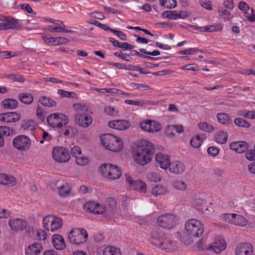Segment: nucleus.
I'll return each instance as SVG.
<instances>
[{
	"instance_id": "nucleus-1",
	"label": "nucleus",
	"mask_w": 255,
	"mask_h": 255,
	"mask_svg": "<svg viewBox=\"0 0 255 255\" xmlns=\"http://www.w3.org/2000/svg\"><path fill=\"white\" fill-rule=\"evenodd\" d=\"M154 152L153 144L149 141L143 140L137 146L133 158L137 164L143 166L150 162Z\"/></svg>"
},
{
	"instance_id": "nucleus-2",
	"label": "nucleus",
	"mask_w": 255,
	"mask_h": 255,
	"mask_svg": "<svg viewBox=\"0 0 255 255\" xmlns=\"http://www.w3.org/2000/svg\"><path fill=\"white\" fill-rule=\"evenodd\" d=\"M185 229L190 236L187 237V239L185 240H184V237H181V241L185 244H189L192 242L190 236L198 238L202 235L204 232V226L199 220L196 219H191L185 222Z\"/></svg>"
},
{
	"instance_id": "nucleus-3",
	"label": "nucleus",
	"mask_w": 255,
	"mask_h": 255,
	"mask_svg": "<svg viewBox=\"0 0 255 255\" xmlns=\"http://www.w3.org/2000/svg\"><path fill=\"white\" fill-rule=\"evenodd\" d=\"M73 108L76 112L75 121L80 126L87 128L91 125L93 120L87 114L89 111L87 105L77 103L74 104Z\"/></svg>"
},
{
	"instance_id": "nucleus-4",
	"label": "nucleus",
	"mask_w": 255,
	"mask_h": 255,
	"mask_svg": "<svg viewBox=\"0 0 255 255\" xmlns=\"http://www.w3.org/2000/svg\"><path fill=\"white\" fill-rule=\"evenodd\" d=\"M101 141L107 149L112 151L118 152L123 148L122 139L111 133H107L102 136Z\"/></svg>"
},
{
	"instance_id": "nucleus-5",
	"label": "nucleus",
	"mask_w": 255,
	"mask_h": 255,
	"mask_svg": "<svg viewBox=\"0 0 255 255\" xmlns=\"http://www.w3.org/2000/svg\"><path fill=\"white\" fill-rule=\"evenodd\" d=\"M149 242L152 245L157 246L167 252L170 250L172 242L167 236L162 233L153 231L151 233Z\"/></svg>"
},
{
	"instance_id": "nucleus-6",
	"label": "nucleus",
	"mask_w": 255,
	"mask_h": 255,
	"mask_svg": "<svg viewBox=\"0 0 255 255\" xmlns=\"http://www.w3.org/2000/svg\"><path fill=\"white\" fill-rule=\"evenodd\" d=\"M47 122L53 128H63L69 127V119L65 115L55 113L50 115L47 118Z\"/></svg>"
},
{
	"instance_id": "nucleus-7",
	"label": "nucleus",
	"mask_w": 255,
	"mask_h": 255,
	"mask_svg": "<svg viewBox=\"0 0 255 255\" xmlns=\"http://www.w3.org/2000/svg\"><path fill=\"white\" fill-rule=\"evenodd\" d=\"M179 221V218L173 214H165L157 219L159 225L163 228L170 230L175 227Z\"/></svg>"
},
{
	"instance_id": "nucleus-8",
	"label": "nucleus",
	"mask_w": 255,
	"mask_h": 255,
	"mask_svg": "<svg viewBox=\"0 0 255 255\" xmlns=\"http://www.w3.org/2000/svg\"><path fill=\"white\" fill-rule=\"evenodd\" d=\"M43 227L48 231L56 232L62 228L63 221L60 217L48 215L43 219Z\"/></svg>"
},
{
	"instance_id": "nucleus-9",
	"label": "nucleus",
	"mask_w": 255,
	"mask_h": 255,
	"mask_svg": "<svg viewBox=\"0 0 255 255\" xmlns=\"http://www.w3.org/2000/svg\"><path fill=\"white\" fill-rule=\"evenodd\" d=\"M101 171L103 176L110 180L119 179L122 175L120 168L109 163L103 164L101 166Z\"/></svg>"
},
{
	"instance_id": "nucleus-10",
	"label": "nucleus",
	"mask_w": 255,
	"mask_h": 255,
	"mask_svg": "<svg viewBox=\"0 0 255 255\" xmlns=\"http://www.w3.org/2000/svg\"><path fill=\"white\" fill-rule=\"evenodd\" d=\"M88 237V233L84 229H74L69 234L68 239L71 244L79 245L85 244Z\"/></svg>"
},
{
	"instance_id": "nucleus-11",
	"label": "nucleus",
	"mask_w": 255,
	"mask_h": 255,
	"mask_svg": "<svg viewBox=\"0 0 255 255\" xmlns=\"http://www.w3.org/2000/svg\"><path fill=\"white\" fill-rule=\"evenodd\" d=\"M0 30H6L20 26V20L10 16L0 15Z\"/></svg>"
},
{
	"instance_id": "nucleus-12",
	"label": "nucleus",
	"mask_w": 255,
	"mask_h": 255,
	"mask_svg": "<svg viewBox=\"0 0 255 255\" xmlns=\"http://www.w3.org/2000/svg\"><path fill=\"white\" fill-rule=\"evenodd\" d=\"M52 157L56 161L60 163L66 162L70 159L68 149L60 146L53 148Z\"/></svg>"
},
{
	"instance_id": "nucleus-13",
	"label": "nucleus",
	"mask_w": 255,
	"mask_h": 255,
	"mask_svg": "<svg viewBox=\"0 0 255 255\" xmlns=\"http://www.w3.org/2000/svg\"><path fill=\"white\" fill-rule=\"evenodd\" d=\"M31 141L27 136L20 135L16 136L13 140V146L20 151H26L31 146Z\"/></svg>"
},
{
	"instance_id": "nucleus-14",
	"label": "nucleus",
	"mask_w": 255,
	"mask_h": 255,
	"mask_svg": "<svg viewBox=\"0 0 255 255\" xmlns=\"http://www.w3.org/2000/svg\"><path fill=\"white\" fill-rule=\"evenodd\" d=\"M140 127L143 130L152 133L157 132L161 129V125L159 123L150 120L140 122Z\"/></svg>"
},
{
	"instance_id": "nucleus-15",
	"label": "nucleus",
	"mask_w": 255,
	"mask_h": 255,
	"mask_svg": "<svg viewBox=\"0 0 255 255\" xmlns=\"http://www.w3.org/2000/svg\"><path fill=\"white\" fill-rule=\"evenodd\" d=\"M224 221L240 226H245L247 224V220L243 216L237 214H224Z\"/></svg>"
},
{
	"instance_id": "nucleus-16",
	"label": "nucleus",
	"mask_w": 255,
	"mask_h": 255,
	"mask_svg": "<svg viewBox=\"0 0 255 255\" xmlns=\"http://www.w3.org/2000/svg\"><path fill=\"white\" fill-rule=\"evenodd\" d=\"M84 209L89 212L102 214L106 212V207L94 201H89L84 206Z\"/></svg>"
},
{
	"instance_id": "nucleus-17",
	"label": "nucleus",
	"mask_w": 255,
	"mask_h": 255,
	"mask_svg": "<svg viewBox=\"0 0 255 255\" xmlns=\"http://www.w3.org/2000/svg\"><path fill=\"white\" fill-rule=\"evenodd\" d=\"M27 222L21 218H13L8 221V225L10 229L15 232L23 231L26 229Z\"/></svg>"
},
{
	"instance_id": "nucleus-18",
	"label": "nucleus",
	"mask_w": 255,
	"mask_h": 255,
	"mask_svg": "<svg viewBox=\"0 0 255 255\" xmlns=\"http://www.w3.org/2000/svg\"><path fill=\"white\" fill-rule=\"evenodd\" d=\"M236 255H253V247L247 242L238 244L235 250Z\"/></svg>"
},
{
	"instance_id": "nucleus-19",
	"label": "nucleus",
	"mask_w": 255,
	"mask_h": 255,
	"mask_svg": "<svg viewBox=\"0 0 255 255\" xmlns=\"http://www.w3.org/2000/svg\"><path fill=\"white\" fill-rule=\"evenodd\" d=\"M126 181L128 182L131 189L137 190L141 193L146 192V185L144 182L141 180H133L130 176L126 177Z\"/></svg>"
},
{
	"instance_id": "nucleus-20",
	"label": "nucleus",
	"mask_w": 255,
	"mask_h": 255,
	"mask_svg": "<svg viewBox=\"0 0 255 255\" xmlns=\"http://www.w3.org/2000/svg\"><path fill=\"white\" fill-rule=\"evenodd\" d=\"M238 7L244 12L249 21L253 22L255 21V10L251 8L250 11V6L246 2L244 1H240Z\"/></svg>"
},
{
	"instance_id": "nucleus-21",
	"label": "nucleus",
	"mask_w": 255,
	"mask_h": 255,
	"mask_svg": "<svg viewBox=\"0 0 255 255\" xmlns=\"http://www.w3.org/2000/svg\"><path fill=\"white\" fill-rule=\"evenodd\" d=\"M223 237L222 236H218L215 237L214 242L208 247L207 250L219 254L223 250Z\"/></svg>"
},
{
	"instance_id": "nucleus-22",
	"label": "nucleus",
	"mask_w": 255,
	"mask_h": 255,
	"mask_svg": "<svg viewBox=\"0 0 255 255\" xmlns=\"http://www.w3.org/2000/svg\"><path fill=\"white\" fill-rule=\"evenodd\" d=\"M108 125L110 128L119 130H126L130 127V124L128 121L122 120L110 121L108 123Z\"/></svg>"
},
{
	"instance_id": "nucleus-23",
	"label": "nucleus",
	"mask_w": 255,
	"mask_h": 255,
	"mask_svg": "<svg viewBox=\"0 0 255 255\" xmlns=\"http://www.w3.org/2000/svg\"><path fill=\"white\" fill-rule=\"evenodd\" d=\"M20 118V115L15 112H8L0 114V121L4 123H15L18 121Z\"/></svg>"
},
{
	"instance_id": "nucleus-24",
	"label": "nucleus",
	"mask_w": 255,
	"mask_h": 255,
	"mask_svg": "<svg viewBox=\"0 0 255 255\" xmlns=\"http://www.w3.org/2000/svg\"><path fill=\"white\" fill-rule=\"evenodd\" d=\"M155 160L159 166L163 169H166L170 163V157L168 155H164L160 152L156 154Z\"/></svg>"
},
{
	"instance_id": "nucleus-25",
	"label": "nucleus",
	"mask_w": 255,
	"mask_h": 255,
	"mask_svg": "<svg viewBox=\"0 0 255 255\" xmlns=\"http://www.w3.org/2000/svg\"><path fill=\"white\" fill-rule=\"evenodd\" d=\"M230 148L237 153H242L247 151L249 148V144L245 141H236L231 143Z\"/></svg>"
},
{
	"instance_id": "nucleus-26",
	"label": "nucleus",
	"mask_w": 255,
	"mask_h": 255,
	"mask_svg": "<svg viewBox=\"0 0 255 255\" xmlns=\"http://www.w3.org/2000/svg\"><path fill=\"white\" fill-rule=\"evenodd\" d=\"M42 250L41 244L35 243L29 245L25 249V255H38Z\"/></svg>"
},
{
	"instance_id": "nucleus-27",
	"label": "nucleus",
	"mask_w": 255,
	"mask_h": 255,
	"mask_svg": "<svg viewBox=\"0 0 255 255\" xmlns=\"http://www.w3.org/2000/svg\"><path fill=\"white\" fill-rule=\"evenodd\" d=\"M169 170L170 172L174 174H181L185 170V165L183 163L175 161L170 163Z\"/></svg>"
},
{
	"instance_id": "nucleus-28",
	"label": "nucleus",
	"mask_w": 255,
	"mask_h": 255,
	"mask_svg": "<svg viewBox=\"0 0 255 255\" xmlns=\"http://www.w3.org/2000/svg\"><path fill=\"white\" fill-rule=\"evenodd\" d=\"M100 252H102L103 255H121V250L115 246H109L105 248H100Z\"/></svg>"
},
{
	"instance_id": "nucleus-29",
	"label": "nucleus",
	"mask_w": 255,
	"mask_h": 255,
	"mask_svg": "<svg viewBox=\"0 0 255 255\" xmlns=\"http://www.w3.org/2000/svg\"><path fill=\"white\" fill-rule=\"evenodd\" d=\"M53 246L59 250H62L65 248L66 245L62 236L59 235H54L52 236Z\"/></svg>"
},
{
	"instance_id": "nucleus-30",
	"label": "nucleus",
	"mask_w": 255,
	"mask_h": 255,
	"mask_svg": "<svg viewBox=\"0 0 255 255\" xmlns=\"http://www.w3.org/2000/svg\"><path fill=\"white\" fill-rule=\"evenodd\" d=\"M16 183L15 178L11 176H8L7 174H0V184L9 185L11 186L15 185Z\"/></svg>"
},
{
	"instance_id": "nucleus-31",
	"label": "nucleus",
	"mask_w": 255,
	"mask_h": 255,
	"mask_svg": "<svg viewBox=\"0 0 255 255\" xmlns=\"http://www.w3.org/2000/svg\"><path fill=\"white\" fill-rule=\"evenodd\" d=\"M195 29H198L200 31H208V32H214L218 31L222 29V27L220 24H213L208 26H205L203 27H197L194 26Z\"/></svg>"
},
{
	"instance_id": "nucleus-32",
	"label": "nucleus",
	"mask_w": 255,
	"mask_h": 255,
	"mask_svg": "<svg viewBox=\"0 0 255 255\" xmlns=\"http://www.w3.org/2000/svg\"><path fill=\"white\" fill-rule=\"evenodd\" d=\"M70 192L71 187L67 183H65L60 186L58 189L59 195L62 197H66L68 196L70 194Z\"/></svg>"
},
{
	"instance_id": "nucleus-33",
	"label": "nucleus",
	"mask_w": 255,
	"mask_h": 255,
	"mask_svg": "<svg viewBox=\"0 0 255 255\" xmlns=\"http://www.w3.org/2000/svg\"><path fill=\"white\" fill-rule=\"evenodd\" d=\"M1 104L4 108L13 109L18 106V102L15 99H7L3 100L1 102Z\"/></svg>"
},
{
	"instance_id": "nucleus-34",
	"label": "nucleus",
	"mask_w": 255,
	"mask_h": 255,
	"mask_svg": "<svg viewBox=\"0 0 255 255\" xmlns=\"http://www.w3.org/2000/svg\"><path fill=\"white\" fill-rule=\"evenodd\" d=\"M19 100L23 103L30 105L33 101V96L29 93H21L18 96Z\"/></svg>"
},
{
	"instance_id": "nucleus-35",
	"label": "nucleus",
	"mask_w": 255,
	"mask_h": 255,
	"mask_svg": "<svg viewBox=\"0 0 255 255\" xmlns=\"http://www.w3.org/2000/svg\"><path fill=\"white\" fill-rule=\"evenodd\" d=\"M39 102L43 106L48 107H54L56 105V102L49 97L42 96L39 98Z\"/></svg>"
},
{
	"instance_id": "nucleus-36",
	"label": "nucleus",
	"mask_w": 255,
	"mask_h": 255,
	"mask_svg": "<svg viewBox=\"0 0 255 255\" xmlns=\"http://www.w3.org/2000/svg\"><path fill=\"white\" fill-rule=\"evenodd\" d=\"M167 188L161 185H157L154 187L151 191V192L154 196H157L161 195H164L167 193Z\"/></svg>"
},
{
	"instance_id": "nucleus-37",
	"label": "nucleus",
	"mask_w": 255,
	"mask_h": 255,
	"mask_svg": "<svg viewBox=\"0 0 255 255\" xmlns=\"http://www.w3.org/2000/svg\"><path fill=\"white\" fill-rule=\"evenodd\" d=\"M108 203V207H106V212L109 213L110 214H113L115 213L117 208V202L115 199L113 198H108L107 200Z\"/></svg>"
},
{
	"instance_id": "nucleus-38",
	"label": "nucleus",
	"mask_w": 255,
	"mask_h": 255,
	"mask_svg": "<svg viewBox=\"0 0 255 255\" xmlns=\"http://www.w3.org/2000/svg\"><path fill=\"white\" fill-rule=\"evenodd\" d=\"M160 4L166 8H174L176 6L177 2L176 0H159Z\"/></svg>"
},
{
	"instance_id": "nucleus-39",
	"label": "nucleus",
	"mask_w": 255,
	"mask_h": 255,
	"mask_svg": "<svg viewBox=\"0 0 255 255\" xmlns=\"http://www.w3.org/2000/svg\"><path fill=\"white\" fill-rule=\"evenodd\" d=\"M47 29L49 31L51 32H66L72 33L74 31L71 30L66 29L62 26H53L52 25H49L47 27Z\"/></svg>"
},
{
	"instance_id": "nucleus-40",
	"label": "nucleus",
	"mask_w": 255,
	"mask_h": 255,
	"mask_svg": "<svg viewBox=\"0 0 255 255\" xmlns=\"http://www.w3.org/2000/svg\"><path fill=\"white\" fill-rule=\"evenodd\" d=\"M161 17L164 18H168L169 19H177V11L176 10H166L162 12Z\"/></svg>"
},
{
	"instance_id": "nucleus-41",
	"label": "nucleus",
	"mask_w": 255,
	"mask_h": 255,
	"mask_svg": "<svg viewBox=\"0 0 255 255\" xmlns=\"http://www.w3.org/2000/svg\"><path fill=\"white\" fill-rule=\"evenodd\" d=\"M198 127L201 130L206 132H211L214 129L212 125H210L207 122L199 123L198 124Z\"/></svg>"
},
{
	"instance_id": "nucleus-42",
	"label": "nucleus",
	"mask_w": 255,
	"mask_h": 255,
	"mask_svg": "<svg viewBox=\"0 0 255 255\" xmlns=\"http://www.w3.org/2000/svg\"><path fill=\"white\" fill-rule=\"evenodd\" d=\"M147 178L151 182H157L160 181L161 178L159 174L154 171L150 172L147 174Z\"/></svg>"
},
{
	"instance_id": "nucleus-43",
	"label": "nucleus",
	"mask_w": 255,
	"mask_h": 255,
	"mask_svg": "<svg viewBox=\"0 0 255 255\" xmlns=\"http://www.w3.org/2000/svg\"><path fill=\"white\" fill-rule=\"evenodd\" d=\"M235 124L239 126L245 128H249L251 126L250 124L242 118H237L234 120Z\"/></svg>"
},
{
	"instance_id": "nucleus-44",
	"label": "nucleus",
	"mask_w": 255,
	"mask_h": 255,
	"mask_svg": "<svg viewBox=\"0 0 255 255\" xmlns=\"http://www.w3.org/2000/svg\"><path fill=\"white\" fill-rule=\"evenodd\" d=\"M13 129L8 127L1 126H0V133L3 135V137L9 136L12 133Z\"/></svg>"
},
{
	"instance_id": "nucleus-45",
	"label": "nucleus",
	"mask_w": 255,
	"mask_h": 255,
	"mask_svg": "<svg viewBox=\"0 0 255 255\" xmlns=\"http://www.w3.org/2000/svg\"><path fill=\"white\" fill-rule=\"evenodd\" d=\"M239 114L246 118L255 119V111L243 110L240 111Z\"/></svg>"
},
{
	"instance_id": "nucleus-46",
	"label": "nucleus",
	"mask_w": 255,
	"mask_h": 255,
	"mask_svg": "<svg viewBox=\"0 0 255 255\" xmlns=\"http://www.w3.org/2000/svg\"><path fill=\"white\" fill-rule=\"evenodd\" d=\"M5 77L7 79L12 80L13 81H17L19 82H23L24 81V79L23 77L18 74H7L5 76Z\"/></svg>"
},
{
	"instance_id": "nucleus-47",
	"label": "nucleus",
	"mask_w": 255,
	"mask_h": 255,
	"mask_svg": "<svg viewBox=\"0 0 255 255\" xmlns=\"http://www.w3.org/2000/svg\"><path fill=\"white\" fill-rule=\"evenodd\" d=\"M89 159L88 157L83 156L82 154L78 156L76 158V162L77 164L81 166H84L89 163Z\"/></svg>"
},
{
	"instance_id": "nucleus-48",
	"label": "nucleus",
	"mask_w": 255,
	"mask_h": 255,
	"mask_svg": "<svg viewBox=\"0 0 255 255\" xmlns=\"http://www.w3.org/2000/svg\"><path fill=\"white\" fill-rule=\"evenodd\" d=\"M190 144L194 148H199L202 144V141L200 138L199 135H196L190 140Z\"/></svg>"
},
{
	"instance_id": "nucleus-49",
	"label": "nucleus",
	"mask_w": 255,
	"mask_h": 255,
	"mask_svg": "<svg viewBox=\"0 0 255 255\" xmlns=\"http://www.w3.org/2000/svg\"><path fill=\"white\" fill-rule=\"evenodd\" d=\"M168 130H171L172 133L174 134V132L181 133L183 131V127L177 125L168 126L166 129V132H167Z\"/></svg>"
},
{
	"instance_id": "nucleus-50",
	"label": "nucleus",
	"mask_w": 255,
	"mask_h": 255,
	"mask_svg": "<svg viewBox=\"0 0 255 255\" xmlns=\"http://www.w3.org/2000/svg\"><path fill=\"white\" fill-rule=\"evenodd\" d=\"M173 186L175 189L184 190L186 188L185 183L181 181H175L172 183Z\"/></svg>"
},
{
	"instance_id": "nucleus-51",
	"label": "nucleus",
	"mask_w": 255,
	"mask_h": 255,
	"mask_svg": "<svg viewBox=\"0 0 255 255\" xmlns=\"http://www.w3.org/2000/svg\"><path fill=\"white\" fill-rule=\"evenodd\" d=\"M205 203L206 202L204 199L200 198H197L194 201V206L196 207L198 210L203 212V208H200L199 207L203 206Z\"/></svg>"
},
{
	"instance_id": "nucleus-52",
	"label": "nucleus",
	"mask_w": 255,
	"mask_h": 255,
	"mask_svg": "<svg viewBox=\"0 0 255 255\" xmlns=\"http://www.w3.org/2000/svg\"><path fill=\"white\" fill-rule=\"evenodd\" d=\"M198 50L195 48H190L184 50H181L178 52L181 55H192L198 52Z\"/></svg>"
},
{
	"instance_id": "nucleus-53",
	"label": "nucleus",
	"mask_w": 255,
	"mask_h": 255,
	"mask_svg": "<svg viewBox=\"0 0 255 255\" xmlns=\"http://www.w3.org/2000/svg\"><path fill=\"white\" fill-rule=\"evenodd\" d=\"M71 154L72 156L75 157V158L78 156L82 155V151L81 148L78 146H74L71 149Z\"/></svg>"
},
{
	"instance_id": "nucleus-54",
	"label": "nucleus",
	"mask_w": 255,
	"mask_h": 255,
	"mask_svg": "<svg viewBox=\"0 0 255 255\" xmlns=\"http://www.w3.org/2000/svg\"><path fill=\"white\" fill-rule=\"evenodd\" d=\"M37 239L39 240H45L47 237V233L43 229H39L37 231L36 234Z\"/></svg>"
},
{
	"instance_id": "nucleus-55",
	"label": "nucleus",
	"mask_w": 255,
	"mask_h": 255,
	"mask_svg": "<svg viewBox=\"0 0 255 255\" xmlns=\"http://www.w3.org/2000/svg\"><path fill=\"white\" fill-rule=\"evenodd\" d=\"M33 125V122L31 120L24 121L22 123L21 127L24 130H29L32 129Z\"/></svg>"
},
{
	"instance_id": "nucleus-56",
	"label": "nucleus",
	"mask_w": 255,
	"mask_h": 255,
	"mask_svg": "<svg viewBox=\"0 0 255 255\" xmlns=\"http://www.w3.org/2000/svg\"><path fill=\"white\" fill-rule=\"evenodd\" d=\"M246 157L250 161L255 160V149L247 150L246 153Z\"/></svg>"
},
{
	"instance_id": "nucleus-57",
	"label": "nucleus",
	"mask_w": 255,
	"mask_h": 255,
	"mask_svg": "<svg viewBox=\"0 0 255 255\" xmlns=\"http://www.w3.org/2000/svg\"><path fill=\"white\" fill-rule=\"evenodd\" d=\"M16 55L15 52H9L7 51H0V56L2 58H8Z\"/></svg>"
},
{
	"instance_id": "nucleus-58",
	"label": "nucleus",
	"mask_w": 255,
	"mask_h": 255,
	"mask_svg": "<svg viewBox=\"0 0 255 255\" xmlns=\"http://www.w3.org/2000/svg\"><path fill=\"white\" fill-rule=\"evenodd\" d=\"M216 142L222 144L223 143V132L220 131L217 132L214 135V139Z\"/></svg>"
},
{
	"instance_id": "nucleus-59",
	"label": "nucleus",
	"mask_w": 255,
	"mask_h": 255,
	"mask_svg": "<svg viewBox=\"0 0 255 255\" xmlns=\"http://www.w3.org/2000/svg\"><path fill=\"white\" fill-rule=\"evenodd\" d=\"M207 152L210 155L214 157L218 154L219 150L215 146H211L208 148Z\"/></svg>"
},
{
	"instance_id": "nucleus-60",
	"label": "nucleus",
	"mask_w": 255,
	"mask_h": 255,
	"mask_svg": "<svg viewBox=\"0 0 255 255\" xmlns=\"http://www.w3.org/2000/svg\"><path fill=\"white\" fill-rule=\"evenodd\" d=\"M107 64L109 66H113L119 69H126L127 65L125 64L120 63H114L112 62H108Z\"/></svg>"
},
{
	"instance_id": "nucleus-61",
	"label": "nucleus",
	"mask_w": 255,
	"mask_h": 255,
	"mask_svg": "<svg viewBox=\"0 0 255 255\" xmlns=\"http://www.w3.org/2000/svg\"><path fill=\"white\" fill-rule=\"evenodd\" d=\"M139 51L140 52H141L142 53L147 54L149 55L154 56L159 55L160 54V51L158 50H153L152 52H149V51H146L145 49L140 48L139 49Z\"/></svg>"
},
{
	"instance_id": "nucleus-62",
	"label": "nucleus",
	"mask_w": 255,
	"mask_h": 255,
	"mask_svg": "<svg viewBox=\"0 0 255 255\" xmlns=\"http://www.w3.org/2000/svg\"><path fill=\"white\" fill-rule=\"evenodd\" d=\"M131 87L134 89L145 90H147L149 86L142 84L132 83Z\"/></svg>"
},
{
	"instance_id": "nucleus-63",
	"label": "nucleus",
	"mask_w": 255,
	"mask_h": 255,
	"mask_svg": "<svg viewBox=\"0 0 255 255\" xmlns=\"http://www.w3.org/2000/svg\"><path fill=\"white\" fill-rule=\"evenodd\" d=\"M235 15V12L232 9L224 10V19H230L233 17Z\"/></svg>"
},
{
	"instance_id": "nucleus-64",
	"label": "nucleus",
	"mask_w": 255,
	"mask_h": 255,
	"mask_svg": "<svg viewBox=\"0 0 255 255\" xmlns=\"http://www.w3.org/2000/svg\"><path fill=\"white\" fill-rule=\"evenodd\" d=\"M10 215V212L7 210L0 208V218H6Z\"/></svg>"
}]
</instances>
